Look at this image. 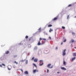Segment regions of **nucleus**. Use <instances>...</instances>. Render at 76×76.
Wrapping results in <instances>:
<instances>
[{"mask_svg": "<svg viewBox=\"0 0 76 76\" xmlns=\"http://www.w3.org/2000/svg\"><path fill=\"white\" fill-rule=\"evenodd\" d=\"M51 66V64H48L47 66V67H48L49 69H52L53 67V65H52L50 67V66Z\"/></svg>", "mask_w": 76, "mask_h": 76, "instance_id": "1", "label": "nucleus"}, {"mask_svg": "<svg viewBox=\"0 0 76 76\" xmlns=\"http://www.w3.org/2000/svg\"><path fill=\"white\" fill-rule=\"evenodd\" d=\"M66 51V49H65L63 50L62 55H63V56H65V55H66V52H65Z\"/></svg>", "mask_w": 76, "mask_h": 76, "instance_id": "2", "label": "nucleus"}, {"mask_svg": "<svg viewBox=\"0 0 76 76\" xmlns=\"http://www.w3.org/2000/svg\"><path fill=\"white\" fill-rule=\"evenodd\" d=\"M39 61H40V64L39 65V66H42L44 64V63H43V61L42 60H40Z\"/></svg>", "mask_w": 76, "mask_h": 76, "instance_id": "3", "label": "nucleus"}, {"mask_svg": "<svg viewBox=\"0 0 76 76\" xmlns=\"http://www.w3.org/2000/svg\"><path fill=\"white\" fill-rule=\"evenodd\" d=\"M50 51V50L48 49H46L45 50V52L46 54H48Z\"/></svg>", "mask_w": 76, "mask_h": 76, "instance_id": "4", "label": "nucleus"}, {"mask_svg": "<svg viewBox=\"0 0 76 76\" xmlns=\"http://www.w3.org/2000/svg\"><path fill=\"white\" fill-rule=\"evenodd\" d=\"M29 41H30L31 42H34V39L32 37H30L29 38Z\"/></svg>", "mask_w": 76, "mask_h": 76, "instance_id": "5", "label": "nucleus"}, {"mask_svg": "<svg viewBox=\"0 0 76 76\" xmlns=\"http://www.w3.org/2000/svg\"><path fill=\"white\" fill-rule=\"evenodd\" d=\"M11 68L12 67L10 66H8V69L9 70H11Z\"/></svg>", "mask_w": 76, "mask_h": 76, "instance_id": "6", "label": "nucleus"}, {"mask_svg": "<svg viewBox=\"0 0 76 76\" xmlns=\"http://www.w3.org/2000/svg\"><path fill=\"white\" fill-rule=\"evenodd\" d=\"M61 69L62 70H66V68H65L64 67H61Z\"/></svg>", "mask_w": 76, "mask_h": 76, "instance_id": "7", "label": "nucleus"}, {"mask_svg": "<svg viewBox=\"0 0 76 76\" xmlns=\"http://www.w3.org/2000/svg\"><path fill=\"white\" fill-rule=\"evenodd\" d=\"M34 62H37V61H38V59L37 58H35L34 60Z\"/></svg>", "mask_w": 76, "mask_h": 76, "instance_id": "8", "label": "nucleus"}, {"mask_svg": "<svg viewBox=\"0 0 76 76\" xmlns=\"http://www.w3.org/2000/svg\"><path fill=\"white\" fill-rule=\"evenodd\" d=\"M24 73L26 75H28V72L27 71H26L24 72Z\"/></svg>", "mask_w": 76, "mask_h": 76, "instance_id": "9", "label": "nucleus"}, {"mask_svg": "<svg viewBox=\"0 0 76 76\" xmlns=\"http://www.w3.org/2000/svg\"><path fill=\"white\" fill-rule=\"evenodd\" d=\"M57 18L55 17L53 19H52V21H54V20H57Z\"/></svg>", "mask_w": 76, "mask_h": 76, "instance_id": "10", "label": "nucleus"}, {"mask_svg": "<svg viewBox=\"0 0 76 76\" xmlns=\"http://www.w3.org/2000/svg\"><path fill=\"white\" fill-rule=\"evenodd\" d=\"M41 44L40 43V41H39L37 44L38 45H40Z\"/></svg>", "mask_w": 76, "mask_h": 76, "instance_id": "11", "label": "nucleus"}, {"mask_svg": "<svg viewBox=\"0 0 76 76\" xmlns=\"http://www.w3.org/2000/svg\"><path fill=\"white\" fill-rule=\"evenodd\" d=\"M73 56H75V57H76V53H73Z\"/></svg>", "mask_w": 76, "mask_h": 76, "instance_id": "12", "label": "nucleus"}, {"mask_svg": "<svg viewBox=\"0 0 76 76\" xmlns=\"http://www.w3.org/2000/svg\"><path fill=\"white\" fill-rule=\"evenodd\" d=\"M53 29L51 28H50V30H49V32H51V31H53Z\"/></svg>", "mask_w": 76, "mask_h": 76, "instance_id": "13", "label": "nucleus"}, {"mask_svg": "<svg viewBox=\"0 0 76 76\" xmlns=\"http://www.w3.org/2000/svg\"><path fill=\"white\" fill-rule=\"evenodd\" d=\"M71 42H72V43L75 42V40H74V39H71Z\"/></svg>", "mask_w": 76, "mask_h": 76, "instance_id": "14", "label": "nucleus"}, {"mask_svg": "<svg viewBox=\"0 0 76 76\" xmlns=\"http://www.w3.org/2000/svg\"><path fill=\"white\" fill-rule=\"evenodd\" d=\"M63 64H64V65H65L66 64V62H65V61H64V60Z\"/></svg>", "mask_w": 76, "mask_h": 76, "instance_id": "15", "label": "nucleus"}, {"mask_svg": "<svg viewBox=\"0 0 76 76\" xmlns=\"http://www.w3.org/2000/svg\"><path fill=\"white\" fill-rule=\"evenodd\" d=\"M5 53L7 54H9V51H7Z\"/></svg>", "mask_w": 76, "mask_h": 76, "instance_id": "16", "label": "nucleus"}, {"mask_svg": "<svg viewBox=\"0 0 76 76\" xmlns=\"http://www.w3.org/2000/svg\"><path fill=\"white\" fill-rule=\"evenodd\" d=\"M75 59H76V57H74V58H72V61H74V60H75Z\"/></svg>", "mask_w": 76, "mask_h": 76, "instance_id": "17", "label": "nucleus"}, {"mask_svg": "<svg viewBox=\"0 0 76 76\" xmlns=\"http://www.w3.org/2000/svg\"><path fill=\"white\" fill-rule=\"evenodd\" d=\"M53 26V25H52L50 24V25H48V27H51V26Z\"/></svg>", "mask_w": 76, "mask_h": 76, "instance_id": "18", "label": "nucleus"}, {"mask_svg": "<svg viewBox=\"0 0 76 76\" xmlns=\"http://www.w3.org/2000/svg\"><path fill=\"white\" fill-rule=\"evenodd\" d=\"M44 33L45 34V35H48V34H47V33L45 31L44 32Z\"/></svg>", "mask_w": 76, "mask_h": 76, "instance_id": "19", "label": "nucleus"}, {"mask_svg": "<svg viewBox=\"0 0 76 76\" xmlns=\"http://www.w3.org/2000/svg\"><path fill=\"white\" fill-rule=\"evenodd\" d=\"M37 47H35L34 48V50H37Z\"/></svg>", "mask_w": 76, "mask_h": 76, "instance_id": "20", "label": "nucleus"}, {"mask_svg": "<svg viewBox=\"0 0 76 76\" xmlns=\"http://www.w3.org/2000/svg\"><path fill=\"white\" fill-rule=\"evenodd\" d=\"M69 16H70V15H68V16H67V19H69Z\"/></svg>", "mask_w": 76, "mask_h": 76, "instance_id": "21", "label": "nucleus"}, {"mask_svg": "<svg viewBox=\"0 0 76 76\" xmlns=\"http://www.w3.org/2000/svg\"><path fill=\"white\" fill-rule=\"evenodd\" d=\"M36 69H34L33 70V73H35L36 72Z\"/></svg>", "mask_w": 76, "mask_h": 76, "instance_id": "22", "label": "nucleus"}, {"mask_svg": "<svg viewBox=\"0 0 76 76\" xmlns=\"http://www.w3.org/2000/svg\"><path fill=\"white\" fill-rule=\"evenodd\" d=\"M25 61V60H22L20 61H20L21 62H23V61Z\"/></svg>", "mask_w": 76, "mask_h": 76, "instance_id": "23", "label": "nucleus"}, {"mask_svg": "<svg viewBox=\"0 0 76 76\" xmlns=\"http://www.w3.org/2000/svg\"><path fill=\"white\" fill-rule=\"evenodd\" d=\"M28 60H26V64H28Z\"/></svg>", "mask_w": 76, "mask_h": 76, "instance_id": "24", "label": "nucleus"}, {"mask_svg": "<svg viewBox=\"0 0 76 76\" xmlns=\"http://www.w3.org/2000/svg\"><path fill=\"white\" fill-rule=\"evenodd\" d=\"M17 56H18V55H14V58H16V57H17Z\"/></svg>", "mask_w": 76, "mask_h": 76, "instance_id": "25", "label": "nucleus"}, {"mask_svg": "<svg viewBox=\"0 0 76 76\" xmlns=\"http://www.w3.org/2000/svg\"><path fill=\"white\" fill-rule=\"evenodd\" d=\"M62 29H65V27H64V26H62Z\"/></svg>", "mask_w": 76, "mask_h": 76, "instance_id": "26", "label": "nucleus"}, {"mask_svg": "<svg viewBox=\"0 0 76 76\" xmlns=\"http://www.w3.org/2000/svg\"><path fill=\"white\" fill-rule=\"evenodd\" d=\"M25 38H26V39L28 38V36H26Z\"/></svg>", "mask_w": 76, "mask_h": 76, "instance_id": "27", "label": "nucleus"}, {"mask_svg": "<svg viewBox=\"0 0 76 76\" xmlns=\"http://www.w3.org/2000/svg\"><path fill=\"white\" fill-rule=\"evenodd\" d=\"M66 41V39H64V40L63 41V42H65Z\"/></svg>", "mask_w": 76, "mask_h": 76, "instance_id": "28", "label": "nucleus"}, {"mask_svg": "<svg viewBox=\"0 0 76 76\" xmlns=\"http://www.w3.org/2000/svg\"><path fill=\"white\" fill-rule=\"evenodd\" d=\"M14 63H16V64H18V62H16V61H14Z\"/></svg>", "mask_w": 76, "mask_h": 76, "instance_id": "29", "label": "nucleus"}, {"mask_svg": "<svg viewBox=\"0 0 76 76\" xmlns=\"http://www.w3.org/2000/svg\"><path fill=\"white\" fill-rule=\"evenodd\" d=\"M72 35H75V33L73 32H72Z\"/></svg>", "mask_w": 76, "mask_h": 76, "instance_id": "30", "label": "nucleus"}, {"mask_svg": "<svg viewBox=\"0 0 76 76\" xmlns=\"http://www.w3.org/2000/svg\"><path fill=\"white\" fill-rule=\"evenodd\" d=\"M34 59V57H32V58H31V60H33Z\"/></svg>", "mask_w": 76, "mask_h": 76, "instance_id": "31", "label": "nucleus"}, {"mask_svg": "<svg viewBox=\"0 0 76 76\" xmlns=\"http://www.w3.org/2000/svg\"><path fill=\"white\" fill-rule=\"evenodd\" d=\"M70 6H72V5L71 4H69L68 6V7H70Z\"/></svg>", "mask_w": 76, "mask_h": 76, "instance_id": "32", "label": "nucleus"}, {"mask_svg": "<svg viewBox=\"0 0 76 76\" xmlns=\"http://www.w3.org/2000/svg\"><path fill=\"white\" fill-rule=\"evenodd\" d=\"M42 38H39V41H40L41 40H42Z\"/></svg>", "mask_w": 76, "mask_h": 76, "instance_id": "33", "label": "nucleus"}, {"mask_svg": "<svg viewBox=\"0 0 76 76\" xmlns=\"http://www.w3.org/2000/svg\"><path fill=\"white\" fill-rule=\"evenodd\" d=\"M33 65L34 66H35V67H37V65H35V64H33Z\"/></svg>", "mask_w": 76, "mask_h": 76, "instance_id": "34", "label": "nucleus"}, {"mask_svg": "<svg viewBox=\"0 0 76 76\" xmlns=\"http://www.w3.org/2000/svg\"><path fill=\"white\" fill-rule=\"evenodd\" d=\"M42 39H43L44 41H46V39L42 38Z\"/></svg>", "mask_w": 76, "mask_h": 76, "instance_id": "35", "label": "nucleus"}, {"mask_svg": "<svg viewBox=\"0 0 76 76\" xmlns=\"http://www.w3.org/2000/svg\"><path fill=\"white\" fill-rule=\"evenodd\" d=\"M2 65H3V66H5V64H2Z\"/></svg>", "mask_w": 76, "mask_h": 76, "instance_id": "36", "label": "nucleus"}, {"mask_svg": "<svg viewBox=\"0 0 76 76\" xmlns=\"http://www.w3.org/2000/svg\"><path fill=\"white\" fill-rule=\"evenodd\" d=\"M48 72H49V70L48 69H47V73H48Z\"/></svg>", "mask_w": 76, "mask_h": 76, "instance_id": "37", "label": "nucleus"}, {"mask_svg": "<svg viewBox=\"0 0 76 76\" xmlns=\"http://www.w3.org/2000/svg\"><path fill=\"white\" fill-rule=\"evenodd\" d=\"M56 50H57V49H58V48L57 47H56Z\"/></svg>", "mask_w": 76, "mask_h": 76, "instance_id": "38", "label": "nucleus"}, {"mask_svg": "<svg viewBox=\"0 0 76 76\" xmlns=\"http://www.w3.org/2000/svg\"><path fill=\"white\" fill-rule=\"evenodd\" d=\"M36 72H38V70L36 69Z\"/></svg>", "mask_w": 76, "mask_h": 76, "instance_id": "39", "label": "nucleus"}, {"mask_svg": "<svg viewBox=\"0 0 76 76\" xmlns=\"http://www.w3.org/2000/svg\"><path fill=\"white\" fill-rule=\"evenodd\" d=\"M41 28H39V29L38 30H41Z\"/></svg>", "mask_w": 76, "mask_h": 76, "instance_id": "40", "label": "nucleus"}, {"mask_svg": "<svg viewBox=\"0 0 76 76\" xmlns=\"http://www.w3.org/2000/svg\"><path fill=\"white\" fill-rule=\"evenodd\" d=\"M56 18H58V16H56Z\"/></svg>", "mask_w": 76, "mask_h": 76, "instance_id": "41", "label": "nucleus"}, {"mask_svg": "<svg viewBox=\"0 0 76 76\" xmlns=\"http://www.w3.org/2000/svg\"><path fill=\"white\" fill-rule=\"evenodd\" d=\"M61 45H63V42H61Z\"/></svg>", "mask_w": 76, "mask_h": 76, "instance_id": "42", "label": "nucleus"}, {"mask_svg": "<svg viewBox=\"0 0 76 76\" xmlns=\"http://www.w3.org/2000/svg\"><path fill=\"white\" fill-rule=\"evenodd\" d=\"M0 67H2V65H0Z\"/></svg>", "mask_w": 76, "mask_h": 76, "instance_id": "43", "label": "nucleus"}, {"mask_svg": "<svg viewBox=\"0 0 76 76\" xmlns=\"http://www.w3.org/2000/svg\"><path fill=\"white\" fill-rule=\"evenodd\" d=\"M45 41L44 42H43V44H44V43H45Z\"/></svg>", "mask_w": 76, "mask_h": 76, "instance_id": "44", "label": "nucleus"}, {"mask_svg": "<svg viewBox=\"0 0 76 76\" xmlns=\"http://www.w3.org/2000/svg\"><path fill=\"white\" fill-rule=\"evenodd\" d=\"M57 73H60V72H57Z\"/></svg>", "mask_w": 76, "mask_h": 76, "instance_id": "45", "label": "nucleus"}, {"mask_svg": "<svg viewBox=\"0 0 76 76\" xmlns=\"http://www.w3.org/2000/svg\"><path fill=\"white\" fill-rule=\"evenodd\" d=\"M74 18H76V15L74 17Z\"/></svg>", "mask_w": 76, "mask_h": 76, "instance_id": "46", "label": "nucleus"}, {"mask_svg": "<svg viewBox=\"0 0 76 76\" xmlns=\"http://www.w3.org/2000/svg\"><path fill=\"white\" fill-rule=\"evenodd\" d=\"M49 38H50V39H51V37H49Z\"/></svg>", "mask_w": 76, "mask_h": 76, "instance_id": "47", "label": "nucleus"}, {"mask_svg": "<svg viewBox=\"0 0 76 76\" xmlns=\"http://www.w3.org/2000/svg\"><path fill=\"white\" fill-rule=\"evenodd\" d=\"M21 71H22V72H23V70H21Z\"/></svg>", "mask_w": 76, "mask_h": 76, "instance_id": "48", "label": "nucleus"}, {"mask_svg": "<svg viewBox=\"0 0 76 76\" xmlns=\"http://www.w3.org/2000/svg\"><path fill=\"white\" fill-rule=\"evenodd\" d=\"M74 48L76 49V47H75Z\"/></svg>", "mask_w": 76, "mask_h": 76, "instance_id": "49", "label": "nucleus"}]
</instances>
